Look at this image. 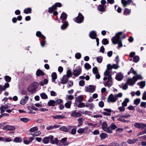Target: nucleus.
I'll list each match as a JSON object with an SVG mask.
<instances>
[{
  "instance_id": "64",
  "label": "nucleus",
  "mask_w": 146,
  "mask_h": 146,
  "mask_svg": "<svg viewBox=\"0 0 146 146\" xmlns=\"http://www.w3.org/2000/svg\"><path fill=\"white\" fill-rule=\"evenodd\" d=\"M98 105L99 107L103 108L104 106V103L102 101H101L99 102Z\"/></svg>"
},
{
  "instance_id": "48",
  "label": "nucleus",
  "mask_w": 146,
  "mask_h": 146,
  "mask_svg": "<svg viewBox=\"0 0 146 146\" xmlns=\"http://www.w3.org/2000/svg\"><path fill=\"white\" fill-rule=\"evenodd\" d=\"M145 85V81H142L140 83V87L141 88H143Z\"/></svg>"
},
{
  "instance_id": "22",
  "label": "nucleus",
  "mask_w": 146,
  "mask_h": 146,
  "mask_svg": "<svg viewBox=\"0 0 146 146\" xmlns=\"http://www.w3.org/2000/svg\"><path fill=\"white\" fill-rule=\"evenodd\" d=\"M123 77V76L122 74H117L115 79L118 81H121L122 80Z\"/></svg>"
},
{
  "instance_id": "37",
  "label": "nucleus",
  "mask_w": 146,
  "mask_h": 146,
  "mask_svg": "<svg viewBox=\"0 0 146 146\" xmlns=\"http://www.w3.org/2000/svg\"><path fill=\"white\" fill-rule=\"evenodd\" d=\"M22 141L21 138L19 137H16L14 139V141L17 143H20Z\"/></svg>"
},
{
  "instance_id": "19",
  "label": "nucleus",
  "mask_w": 146,
  "mask_h": 146,
  "mask_svg": "<svg viewBox=\"0 0 146 146\" xmlns=\"http://www.w3.org/2000/svg\"><path fill=\"white\" fill-rule=\"evenodd\" d=\"M132 2V0H121V2L124 7H125L127 5L130 4Z\"/></svg>"
},
{
  "instance_id": "20",
  "label": "nucleus",
  "mask_w": 146,
  "mask_h": 146,
  "mask_svg": "<svg viewBox=\"0 0 146 146\" xmlns=\"http://www.w3.org/2000/svg\"><path fill=\"white\" fill-rule=\"evenodd\" d=\"M89 36L91 38L94 39L97 36V34L94 31H92L90 32Z\"/></svg>"
},
{
  "instance_id": "39",
  "label": "nucleus",
  "mask_w": 146,
  "mask_h": 146,
  "mask_svg": "<svg viewBox=\"0 0 146 146\" xmlns=\"http://www.w3.org/2000/svg\"><path fill=\"white\" fill-rule=\"evenodd\" d=\"M130 116L131 115L130 114L128 113H127L125 114L124 115H120V117L121 118H127L130 117Z\"/></svg>"
},
{
  "instance_id": "54",
  "label": "nucleus",
  "mask_w": 146,
  "mask_h": 146,
  "mask_svg": "<svg viewBox=\"0 0 146 146\" xmlns=\"http://www.w3.org/2000/svg\"><path fill=\"white\" fill-rule=\"evenodd\" d=\"M5 81L8 82H10L11 80V77L8 76H5Z\"/></svg>"
},
{
  "instance_id": "32",
  "label": "nucleus",
  "mask_w": 146,
  "mask_h": 146,
  "mask_svg": "<svg viewBox=\"0 0 146 146\" xmlns=\"http://www.w3.org/2000/svg\"><path fill=\"white\" fill-rule=\"evenodd\" d=\"M98 9L100 11L104 12L105 9L104 6L102 5H100L98 7Z\"/></svg>"
},
{
  "instance_id": "21",
  "label": "nucleus",
  "mask_w": 146,
  "mask_h": 146,
  "mask_svg": "<svg viewBox=\"0 0 146 146\" xmlns=\"http://www.w3.org/2000/svg\"><path fill=\"white\" fill-rule=\"evenodd\" d=\"M47 105L49 106H55L56 105L55 101L50 100L48 102Z\"/></svg>"
},
{
  "instance_id": "2",
  "label": "nucleus",
  "mask_w": 146,
  "mask_h": 146,
  "mask_svg": "<svg viewBox=\"0 0 146 146\" xmlns=\"http://www.w3.org/2000/svg\"><path fill=\"white\" fill-rule=\"evenodd\" d=\"M122 94L121 93H119L117 94H115L114 95L112 94H111L108 97L107 101L108 102H115L117 100L118 98L122 97Z\"/></svg>"
},
{
  "instance_id": "60",
  "label": "nucleus",
  "mask_w": 146,
  "mask_h": 146,
  "mask_svg": "<svg viewBox=\"0 0 146 146\" xmlns=\"http://www.w3.org/2000/svg\"><path fill=\"white\" fill-rule=\"evenodd\" d=\"M125 106H121L119 107L118 108V109L121 112L124 111L125 110Z\"/></svg>"
},
{
  "instance_id": "33",
  "label": "nucleus",
  "mask_w": 146,
  "mask_h": 146,
  "mask_svg": "<svg viewBox=\"0 0 146 146\" xmlns=\"http://www.w3.org/2000/svg\"><path fill=\"white\" fill-rule=\"evenodd\" d=\"M81 68L80 66L77 67L75 70H74V72L75 73H80L81 72Z\"/></svg>"
},
{
  "instance_id": "62",
  "label": "nucleus",
  "mask_w": 146,
  "mask_h": 146,
  "mask_svg": "<svg viewBox=\"0 0 146 146\" xmlns=\"http://www.w3.org/2000/svg\"><path fill=\"white\" fill-rule=\"evenodd\" d=\"M117 127L114 124V123H112L111 125V128L110 129L111 130H114Z\"/></svg>"
},
{
  "instance_id": "4",
  "label": "nucleus",
  "mask_w": 146,
  "mask_h": 146,
  "mask_svg": "<svg viewBox=\"0 0 146 146\" xmlns=\"http://www.w3.org/2000/svg\"><path fill=\"white\" fill-rule=\"evenodd\" d=\"M104 77L103 78L104 80H108V81L104 83L105 86L110 87L112 84V82L111 81L112 77L111 74H104Z\"/></svg>"
},
{
  "instance_id": "23",
  "label": "nucleus",
  "mask_w": 146,
  "mask_h": 146,
  "mask_svg": "<svg viewBox=\"0 0 146 146\" xmlns=\"http://www.w3.org/2000/svg\"><path fill=\"white\" fill-rule=\"evenodd\" d=\"M50 141V136L48 137H44L43 138L42 140L43 143L45 144L48 143Z\"/></svg>"
},
{
  "instance_id": "9",
  "label": "nucleus",
  "mask_w": 146,
  "mask_h": 146,
  "mask_svg": "<svg viewBox=\"0 0 146 146\" xmlns=\"http://www.w3.org/2000/svg\"><path fill=\"white\" fill-rule=\"evenodd\" d=\"M84 17L82 14L79 13L78 16L74 20L77 23H80L82 22L84 20Z\"/></svg>"
},
{
  "instance_id": "59",
  "label": "nucleus",
  "mask_w": 146,
  "mask_h": 146,
  "mask_svg": "<svg viewBox=\"0 0 146 146\" xmlns=\"http://www.w3.org/2000/svg\"><path fill=\"white\" fill-rule=\"evenodd\" d=\"M120 117L118 118L117 119V120L120 121L121 122H127L129 121L126 120Z\"/></svg>"
},
{
  "instance_id": "45",
  "label": "nucleus",
  "mask_w": 146,
  "mask_h": 146,
  "mask_svg": "<svg viewBox=\"0 0 146 146\" xmlns=\"http://www.w3.org/2000/svg\"><path fill=\"white\" fill-rule=\"evenodd\" d=\"M9 86V84L8 83H6L5 84L4 86H2V90L4 91L6 90V89L8 88Z\"/></svg>"
},
{
  "instance_id": "31",
  "label": "nucleus",
  "mask_w": 146,
  "mask_h": 146,
  "mask_svg": "<svg viewBox=\"0 0 146 146\" xmlns=\"http://www.w3.org/2000/svg\"><path fill=\"white\" fill-rule=\"evenodd\" d=\"M100 136L102 139H104L108 137V135L105 133H102L100 135Z\"/></svg>"
},
{
  "instance_id": "58",
  "label": "nucleus",
  "mask_w": 146,
  "mask_h": 146,
  "mask_svg": "<svg viewBox=\"0 0 146 146\" xmlns=\"http://www.w3.org/2000/svg\"><path fill=\"white\" fill-rule=\"evenodd\" d=\"M97 61L99 63H101L103 57L101 56H99L96 58Z\"/></svg>"
},
{
  "instance_id": "25",
  "label": "nucleus",
  "mask_w": 146,
  "mask_h": 146,
  "mask_svg": "<svg viewBox=\"0 0 146 146\" xmlns=\"http://www.w3.org/2000/svg\"><path fill=\"white\" fill-rule=\"evenodd\" d=\"M52 117L54 119H63L65 117V116L62 115H56L55 116H52Z\"/></svg>"
},
{
  "instance_id": "61",
  "label": "nucleus",
  "mask_w": 146,
  "mask_h": 146,
  "mask_svg": "<svg viewBox=\"0 0 146 146\" xmlns=\"http://www.w3.org/2000/svg\"><path fill=\"white\" fill-rule=\"evenodd\" d=\"M84 67L85 69H89L90 68L91 66L90 64L88 63H86L84 65Z\"/></svg>"
},
{
  "instance_id": "18",
  "label": "nucleus",
  "mask_w": 146,
  "mask_h": 146,
  "mask_svg": "<svg viewBox=\"0 0 146 146\" xmlns=\"http://www.w3.org/2000/svg\"><path fill=\"white\" fill-rule=\"evenodd\" d=\"M71 114L72 116L74 117H78L81 116V114L80 113L77 112L76 111H72Z\"/></svg>"
},
{
  "instance_id": "49",
  "label": "nucleus",
  "mask_w": 146,
  "mask_h": 146,
  "mask_svg": "<svg viewBox=\"0 0 146 146\" xmlns=\"http://www.w3.org/2000/svg\"><path fill=\"white\" fill-rule=\"evenodd\" d=\"M31 11V9L30 8H28L27 9H25L24 10V12L26 14H28L30 13Z\"/></svg>"
},
{
  "instance_id": "46",
  "label": "nucleus",
  "mask_w": 146,
  "mask_h": 146,
  "mask_svg": "<svg viewBox=\"0 0 146 146\" xmlns=\"http://www.w3.org/2000/svg\"><path fill=\"white\" fill-rule=\"evenodd\" d=\"M102 43L103 44L106 45L109 44V41L107 39L104 38L102 40Z\"/></svg>"
},
{
  "instance_id": "57",
  "label": "nucleus",
  "mask_w": 146,
  "mask_h": 146,
  "mask_svg": "<svg viewBox=\"0 0 146 146\" xmlns=\"http://www.w3.org/2000/svg\"><path fill=\"white\" fill-rule=\"evenodd\" d=\"M28 109L29 110H33L35 111H37L38 110V109L37 108H36L35 106H29L28 107Z\"/></svg>"
},
{
  "instance_id": "42",
  "label": "nucleus",
  "mask_w": 146,
  "mask_h": 146,
  "mask_svg": "<svg viewBox=\"0 0 146 146\" xmlns=\"http://www.w3.org/2000/svg\"><path fill=\"white\" fill-rule=\"evenodd\" d=\"M41 98L44 99H46L48 98L47 95L44 93H41L40 94Z\"/></svg>"
},
{
  "instance_id": "43",
  "label": "nucleus",
  "mask_w": 146,
  "mask_h": 146,
  "mask_svg": "<svg viewBox=\"0 0 146 146\" xmlns=\"http://www.w3.org/2000/svg\"><path fill=\"white\" fill-rule=\"evenodd\" d=\"M131 12V10L130 9L126 8L124 11V14L125 15H127L129 14Z\"/></svg>"
},
{
  "instance_id": "3",
  "label": "nucleus",
  "mask_w": 146,
  "mask_h": 146,
  "mask_svg": "<svg viewBox=\"0 0 146 146\" xmlns=\"http://www.w3.org/2000/svg\"><path fill=\"white\" fill-rule=\"evenodd\" d=\"M143 77L140 74H137L132 78L128 79L127 84L130 86L133 85L138 80H142Z\"/></svg>"
},
{
  "instance_id": "10",
  "label": "nucleus",
  "mask_w": 146,
  "mask_h": 146,
  "mask_svg": "<svg viewBox=\"0 0 146 146\" xmlns=\"http://www.w3.org/2000/svg\"><path fill=\"white\" fill-rule=\"evenodd\" d=\"M71 74H66V75H64L60 80L61 83L63 84L66 83L68 81L70 75Z\"/></svg>"
},
{
  "instance_id": "55",
  "label": "nucleus",
  "mask_w": 146,
  "mask_h": 146,
  "mask_svg": "<svg viewBox=\"0 0 146 146\" xmlns=\"http://www.w3.org/2000/svg\"><path fill=\"white\" fill-rule=\"evenodd\" d=\"M76 129L75 128L72 129L69 132V133L73 135H75L76 133Z\"/></svg>"
},
{
  "instance_id": "27",
  "label": "nucleus",
  "mask_w": 146,
  "mask_h": 146,
  "mask_svg": "<svg viewBox=\"0 0 146 146\" xmlns=\"http://www.w3.org/2000/svg\"><path fill=\"white\" fill-rule=\"evenodd\" d=\"M129 102V100L128 98H125L124 101L122 103V105L123 106L126 107L127 105V103Z\"/></svg>"
},
{
  "instance_id": "5",
  "label": "nucleus",
  "mask_w": 146,
  "mask_h": 146,
  "mask_svg": "<svg viewBox=\"0 0 146 146\" xmlns=\"http://www.w3.org/2000/svg\"><path fill=\"white\" fill-rule=\"evenodd\" d=\"M119 67V66L118 65V64L117 63L116 64H113L112 65H111L110 64H108L107 66V69L104 73H111V70L112 68L117 69Z\"/></svg>"
},
{
  "instance_id": "63",
  "label": "nucleus",
  "mask_w": 146,
  "mask_h": 146,
  "mask_svg": "<svg viewBox=\"0 0 146 146\" xmlns=\"http://www.w3.org/2000/svg\"><path fill=\"white\" fill-rule=\"evenodd\" d=\"M78 107L80 108L85 107V105L84 104V103L80 102L79 104L78 105Z\"/></svg>"
},
{
  "instance_id": "13",
  "label": "nucleus",
  "mask_w": 146,
  "mask_h": 146,
  "mask_svg": "<svg viewBox=\"0 0 146 146\" xmlns=\"http://www.w3.org/2000/svg\"><path fill=\"white\" fill-rule=\"evenodd\" d=\"M95 90V88L93 86L90 85L86 88L85 91L91 93L93 92Z\"/></svg>"
},
{
  "instance_id": "16",
  "label": "nucleus",
  "mask_w": 146,
  "mask_h": 146,
  "mask_svg": "<svg viewBox=\"0 0 146 146\" xmlns=\"http://www.w3.org/2000/svg\"><path fill=\"white\" fill-rule=\"evenodd\" d=\"M29 98V97L27 96L23 97L20 101V104L22 105L25 104L28 101Z\"/></svg>"
},
{
  "instance_id": "36",
  "label": "nucleus",
  "mask_w": 146,
  "mask_h": 146,
  "mask_svg": "<svg viewBox=\"0 0 146 146\" xmlns=\"http://www.w3.org/2000/svg\"><path fill=\"white\" fill-rule=\"evenodd\" d=\"M52 82H54L55 81V80L57 78V76L56 74H52Z\"/></svg>"
},
{
  "instance_id": "29",
  "label": "nucleus",
  "mask_w": 146,
  "mask_h": 146,
  "mask_svg": "<svg viewBox=\"0 0 146 146\" xmlns=\"http://www.w3.org/2000/svg\"><path fill=\"white\" fill-rule=\"evenodd\" d=\"M119 86L120 88H121L122 89L125 90H127L128 88L127 84H123V83L122 84L119 85Z\"/></svg>"
},
{
  "instance_id": "17",
  "label": "nucleus",
  "mask_w": 146,
  "mask_h": 146,
  "mask_svg": "<svg viewBox=\"0 0 146 146\" xmlns=\"http://www.w3.org/2000/svg\"><path fill=\"white\" fill-rule=\"evenodd\" d=\"M15 127L13 126L7 125L4 126L3 127V130H15Z\"/></svg>"
},
{
  "instance_id": "15",
  "label": "nucleus",
  "mask_w": 146,
  "mask_h": 146,
  "mask_svg": "<svg viewBox=\"0 0 146 146\" xmlns=\"http://www.w3.org/2000/svg\"><path fill=\"white\" fill-rule=\"evenodd\" d=\"M72 127H73L72 126H69L68 127H66V126H63L60 128V130L61 131L67 132Z\"/></svg>"
},
{
  "instance_id": "52",
  "label": "nucleus",
  "mask_w": 146,
  "mask_h": 146,
  "mask_svg": "<svg viewBox=\"0 0 146 146\" xmlns=\"http://www.w3.org/2000/svg\"><path fill=\"white\" fill-rule=\"evenodd\" d=\"M139 60V58L137 56H135L133 58V60L135 62H137Z\"/></svg>"
},
{
  "instance_id": "1",
  "label": "nucleus",
  "mask_w": 146,
  "mask_h": 146,
  "mask_svg": "<svg viewBox=\"0 0 146 146\" xmlns=\"http://www.w3.org/2000/svg\"><path fill=\"white\" fill-rule=\"evenodd\" d=\"M122 33V32H119L117 33L115 35L111 38L112 43L113 44H118V47H121L123 46L122 41L121 39L124 38L126 37L124 34H123L122 36H121Z\"/></svg>"
},
{
  "instance_id": "7",
  "label": "nucleus",
  "mask_w": 146,
  "mask_h": 146,
  "mask_svg": "<svg viewBox=\"0 0 146 146\" xmlns=\"http://www.w3.org/2000/svg\"><path fill=\"white\" fill-rule=\"evenodd\" d=\"M102 129L105 131L109 133H111L112 130L110 129V127H108V124L106 121L104 122L102 124Z\"/></svg>"
},
{
  "instance_id": "50",
  "label": "nucleus",
  "mask_w": 146,
  "mask_h": 146,
  "mask_svg": "<svg viewBox=\"0 0 146 146\" xmlns=\"http://www.w3.org/2000/svg\"><path fill=\"white\" fill-rule=\"evenodd\" d=\"M78 120L79 123L77 126L78 127H79L82 125V118H80L78 119Z\"/></svg>"
},
{
  "instance_id": "47",
  "label": "nucleus",
  "mask_w": 146,
  "mask_h": 146,
  "mask_svg": "<svg viewBox=\"0 0 146 146\" xmlns=\"http://www.w3.org/2000/svg\"><path fill=\"white\" fill-rule=\"evenodd\" d=\"M79 111L82 113L86 115H91V112L90 111Z\"/></svg>"
},
{
  "instance_id": "40",
  "label": "nucleus",
  "mask_w": 146,
  "mask_h": 146,
  "mask_svg": "<svg viewBox=\"0 0 146 146\" xmlns=\"http://www.w3.org/2000/svg\"><path fill=\"white\" fill-rule=\"evenodd\" d=\"M87 129V127H85L84 128H80L77 130V132L79 133H83L85 130Z\"/></svg>"
},
{
  "instance_id": "12",
  "label": "nucleus",
  "mask_w": 146,
  "mask_h": 146,
  "mask_svg": "<svg viewBox=\"0 0 146 146\" xmlns=\"http://www.w3.org/2000/svg\"><path fill=\"white\" fill-rule=\"evenodd\" d=\"M134 126L139 129H143L146 127V125L144 123H135L134 124Z\"/></svg>"
},
{
  "instance_id": "34",
  "label": "nucleus",
  "mask_w": 146,
  "mask_h": 146,
  "mask_svg": "<svg viewBox=\"0 0 146 146\" xmlns=\"http://www.w3.org/2000/svg\"><path fill=\"white\" fill-rule=\"evenodd\" d=\"M72 104V102L70 101H68L65 104V107L68 108H69L71 106V105Z\"/></svg>"
},
{
  "instance_id": "51",
  "label": "nucleus",
  "mask_w": 146,
  "mask_h": 146,
  "mask_svg": "<svg viewBox=\"0 0 146 146\" xmlns=\"http://www.w3.org/2000/svg\"><path fill=\"white\" fill-rule=\"evenodd\" d=\"M20 120L24 122L27 123L29 121V120L28 118L24 117L21 118L20 119Z\"/></svg>"
},
{
  "instance_id": "44",
  "label": "nucleus",
  "mask_w": 146,
  "mask_h": 146,
  "mask_svg": "<svg viewBox=\"0 0 146 146\" xmlns=\"http://www.w3.org/2000/svg\"><path fill=\"white\" fill-rule=\"evenodd\" d=\"M63 101L62 100L58 99L55 100V104L57 105L60 104L63 102Z\"/></svg>"
},
{
  "instance_id": "53",
  "label": "nucleus",
  "mask_w": 146,
  "mask_h": 146,
  "mask_svg": "<svg viewBox=\"0 0 146 146\" xmlns=\"http://www.w3.org/2000/svg\"><path fill=\"white\" fill-rule=\"evenodd\" d=\"M140 102V100L139 98H137L134 100V102L135 104L138 105Z\"/></svg>"
},
{
  "instance_id": "24",
  "label": "nucleus",
  "mask_w": 146,
  "mask_h": 146,
  "mask_svg": "<svg viewBox=\"0 0 146 146\" xmlns=\"http://www.w3.org/2000/svg\"><path fill=\"white\" fill-rule=\"evenodd\" d=\"M36 35L38 37H40L43 39H45L46 38L45 37L42 35L40 31H37L36 33Z\"/></svg>"
},
{
  "instance_id": "41",
  "label": "nucleus",
  "mask_w": 146,
  "mask_h": 146,
  "mask_svg": "<svg viewBox=\"0 0 146 146\" xmlns=\"http://www.w3.org/2000/svg\"><path fill=\"white\" fill-rule=\"evenodd\" d=\"M38 127H35L31 128L30 129V131L31 132L33 133L38 131Z\"/></svg>"
},
{
  "instance_id": "8",
  "label": "nucleus",
  "mask_w": 146,
  "mask_h": 146,
  "mask_svg": "<svg viewBox=\"0 0 146 146\" xmlns=\"http://www.w3.org/2000/svg\"><path fill=\"white\" fill-rule=\"evenodd\" d=\"M62 5L60 3H56L54 5H53L52 7L49 8L48 11L50 13H52L54 10L56 9L57 7H60Z\"/></svg>"
},
{
  "instance_id": "56",
  "label": "nucleus",
  "mask_w": 146,
  "mask_h": 146,
  "mask_svg": "<svg viewBox=\"0 0 146 146\" xmlns=\"http://www.w3.org/2000/svg\"><path fill=\"white\" fill-rule=\"evenodd\" d=\"M73 82L72 81H70L68 82V83L67 84V87L68 88H69L73 86Z\"/></svg>"
},
{
  "instance_id": "11",
  "label": "nucleus",
  "mask_w": 146,
  "mask_h": 146,
  "mask_svg": "<svg viewBox=\"0 0 146 146\" xmlns=\"http://www.w3.org/2000/svg\"><path fill=\"white\" fill-rule=\"evenodd\" d=\"M54 137L52 135H50V141L51 143L52 144H56L57 145H61L59 143V141L58 140V138H55L53 139Z\"/></svg>"
},
{
  "instance_id": "38",
  "label": "nucleus",
  "mask_w": 146,
  "mask_h": 146,
  "mask_svg": "<svg viewBox=\"0 0 146 146\" xmlns=\"http://www.w3.org/2000/svg\"><path fill=\"white\" fill-rule=\"evenodd\" d=\"M67 17V15L66 13L63 12L62 13L61 17L60 18L62 19V21H63L65 19H66Z\"/></svg>"
},
{
  "instance_id": "6",
  "label": "nucleus",
  "mask_w": 146,
  "mask_h": 146,
  "mask_svg": "<svg viewBox=\"0 0 146 146\" xmlns=\"http://www.w3.org/2000/svg\"><path fill=\"white\" fill-rule=\"evenodd\" d=\"M38 86V83L35 82L29 86L28 88V90L31 93H34L36 92Z\"/></svg>"
},
{
  "instance_id": "35",
  "label": "nucleus",
  "mask_w": 146,
  "mask_h": 146,
  "mask_svg": "<svg viewBox=\"0 0 146 146\" xmlns=\"http://www.w3.org/2000/svg\"><path fill=\"white\" fill-rule=\"evenodd\" d=\"M68 25V22L66 21L65 23L62 25L61 27L62 29L63 30L66 29Z\"/></svg>"
},
{
  "instance_id": "14",
  "label": "nucleus",
  "mask_w": 146,
  "mask_h": 146,
  "mask_svg": "<svg viewBox=\"0 0 146 146\" xmlns=\"http://www.w3.org/2000/svg\"><path fill=\"white\" fill-rule=\"evenodd\" d=\"M67 138L66 137H64L62 138L60 141H59V143L61 145H59V146H67L69 144L68 143H67Z\"/></svg>"
},
{
  "instance_id": "28",
  "label": "nucleus",
  "mask_w": 146,
  "mask_h": 146,
  "mask_svg": "<svg viewBox=\"0 0 146 146\" xmlns=\"http://www.w3.org/2000/svg\"><path fill=\"white\" fill-rule=\"evenodd\" d=\"M48 82V80L46 79H44V80L43 81H42L39 82V84L40 85L43 86L45 84H47Z\"/></svg>"
},
{
  "instance_id": "26",
  "label": "nucleus",
  "mask_w": 146,
  "mask_h": 146,
  "mask_svg": "<svg viewBox=\"0 0 146 146\" xmlns=\"http://www.w3.org/2000/svg\"><path fill=\"white\" fill-rule=\"evenodd\" d=\"M138 140L137 139H128L127 141V142L129 144H132L135 143Z\"/></svg>"
},
{
  "instance_id": "30",
  "label": "nucleus",
  "mask_w": 146,
  "mask_h": 146,
  "mask_svg": "<svg viewBox=\"0 0 146 146\" xmlns=\"http://www.w3.org/2000/svg\"><path fill=\"white\" fill-rule=\"evenodd\" d=\"M83 97L82 95H80L76 98V101L78 102H81L83 100Z\"/></svg>"
}]
</instances>
